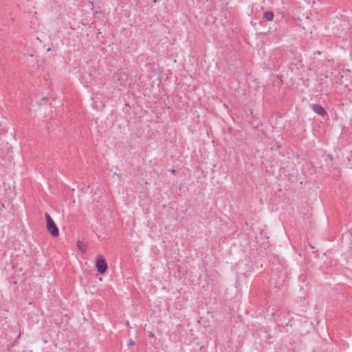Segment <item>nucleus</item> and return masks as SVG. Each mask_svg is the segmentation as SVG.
Returning <instances> with one entry per match:
<instances>
[{"mask_svg":"<svg viewBox=\"0 0 352 352\" xmlns=\"http://www.w3.org/2000/svg\"><path fill=\"white\" fill-rule=\"evenodd\" d=\"M45 217L47 222V230L53 236H58L59 230L56 223L48 213L45 214Z\"/></svg>","mask_w":352,"mask_h":352,"instance_id":"nucleus-1","label":"nucleus"},{"mask_svg":"<svg viewBox=\"0 0 352 352\" xmlns=\"http://www.w3.org/2000/svg\"><path fill=\"white\" fill-rule=\"evenodd\" d=\"M96 267L99 274H104L107 269V264L102 256H100L97 258Z\"/></svg>","mask_w":352,"mask_h":352,"instance_id":"nucleus-2","label":"nucleus"},{"mask_svg":"<svg viewBox=\"0 0 352 352\" xmlns=\"http://www.w3.org/2000/svg\"><path fill=\"white\" fill-rule=\"evenodd\" d=\"M313 111L319 116H324L327 114L326 110L320 104H314L312 105Z\"/></svg>","mask_w":352,"mask_h":352,"instance_id":"nucleus-3","label":"nucleus"},{"mask_svg":"<svg viewBox=\"0 0 352 352\" xmlns=\"http://www.w3.org/2000/svg\"><path fill=\"white\" fill-rule=\"evenodd\" d=\"M263 17L267 21H272L273 19H274V13L272 12H271V11L265 12H264Z\"/></svg>","mask_w":352,"mask_h":352,"instance_id":"nucleus-4","label":"nucleus"},{"mask_svg":"<svg viewBox=\"0 0 352 352\" xmlns=\"http://www.w3.org/2000/svg\"><path fill=\"white\" fill-rule=\"evenodd\" d=\"M77 246H78V248L80 250H81L82 251H85V249H84L85 245H84V244H83V243H82V242H81V241H78Z\"/></svg>","mask_w":352,"mask_h":352,"instance_id":"nucleus-5","label":"nucleus"},{"mask_svg":"<svg viewBox=\"0 0 352 352\" xmlns=\"http://www.w3.org/2000/svg\"><path fill=\"white\" fill-rule=\"evenodd\" d=\"M134 344H135V342H134L133 340H130L129 341L128 345H129V346H133V345H134Z\"/></svg>","mask_w":352,"mask_h":352,"instance_id":"nucleus-6","label":"nucleus"},{"mask_svg":"<svg viewBox=\"0 0 352 352\" xmlns=\"http://www.w3.org/2000/svg\"><path fill=\"white\" fill-rule=\"evenodd\" d=\"M299 278H300V280H301L302 281H305L306 276L302 274V275L300 276Z\"/></svg>","mask_w":352,"mask_h":352,"instance_id":"nucleus-7","label":"nucleus"},{"mask_svg":"<svg viewBox=\"0 0 352 352\" xmlns=\"http://www.w3.org/2000/svg\"><path fill=\"white\" fill-rule=\"evenodd\" d=\"M148 336L151 337V338H153L154 337V333L153 332H149L148 333Z\"/></svg>","mask_w":352,"mask_h":352,"instance_id":"nucleus-8","label":"nucleus"}]
</instances>
